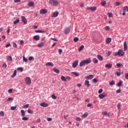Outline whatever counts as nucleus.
Listing matches in <instances>:
<instances>
[{"instance_id":"obj_1","label":"nucleus","mask_w":128,"mask_h":128,"mask_svg":"<svg viewBox=\"0 0 128 128\" xmlns=\"http://www.w3.org/2000/svg\"><path fill=\"white\" fill-rule=\"evenodd\" d=\"M90 62H92V60H90V58H87L80 62V66H84L88 64H90Z\"/></svg>"},{"instance_id":"obj_2","label":"nucleus","mask_w":128,"mask_h":128,"mask_svg":"<svg viewBox=\"0 0 128 128\" xmlns=\"http://www.w3.org/2000/svg\"><path fill=\"white\" fill-rule=\"evenodd\" d=\"M114 56H124V52L120 49L118 52L114 53Z\"/></svg>"},{"instance_id":"obj_3","label":"nucleus","mask_w":128,"mask_h":128,"mask_svg":"<svg viewBox=\"0 0 128 128\" xmlns=\"http://www.w3.org/2000/svg\"><path fill=\"white\" fill-rule=\"evenodd\" d=\"M49 4L54 6H58V2L56 0H50Z\"/></svg>"},{"instance_id":"obj_4","label":"nucleus","mask_w":128,"mask_h":128,"mask_svg":"<svg viewBox=\"0 0 128 128\" xmlns=\"http://www.w3.org/2000/svg\"><path fill=\"white\" fill-rule=\"evenodd\" d=\"M26 84L28 86H30V84H32V80H30V77H26L24 78Z\"/></svg>"},{"instance_id":"obj_5","label":"nucleus","mask_w":128,"mask_h":128,"mask_svg":"<svg viewBox=\"0 0 128 128\" xmlns=\"http://www.w3.org/2000/svg\"><path fill=\"white\" fill-rule=\"evenodd\" d=\"M86 8L88 10H91L92 12L96 10V6L87 7Z\"/></svg>"},{"instance_id":"obj_6","label":"nucleus","mask_w":128,"mask_h":128,"mask_svg":"<svg viewBox=\"0 0 128 128\" xmlns=\"http://www.w3.org/2000/svg\"><path fill=\"white\" fill-rule=\"evenodd\" d=\"M21 20L22 22L24 23V24H28V20H26V18L24 16H21Z\"/></svg>"},{"instance_id":"obj_7","label":"nucleus","mask_w":128,"mask_h":128,"mask_svg":"<svg viewBox=\"0 0 128 128\" xmlns=\"http://www.w3.org/2000/svg\"><path fill=\"white\" fill-rule=\"evenodd\" d=\"M48 12V10L46 8H42L40 10V14H46Z\"/></svg>"},{"instance_id":"obj_8","label":"nucleus","mask_w":128,"mask_h":128,"mask_svg":"<svg viewBox=\"0 0 128 128\" xmlns=\"http://www.w3.org/2000/svg\"><path fill=\"white\" fill-rule=\"evenodd\" d=\"M78 60H76L74 61L72 63V68H76V66H78Z\"/></svg>"},{"instance_id":"obj_9","label":"nucleus","mask_w":128,"mask_h":128,"mask_svg":"<svg viewBox=\"0 0 128 128\" xmlns=\"http://www.w3.org/2000/svg\"><path fill=\"white\" fill-rule=\"evenodd\" d=\"M70 27L66 28L64 30V33L65 34H68L70 33Z\"/></svg>"},{"instance_id":"obj_10","label":"nucleus","mask_w":128,"mask_h":128,"mask_svg":"<svg viewBox=\"0 0 128 128\" xmlns=\"http://www.w3.org/2000/svg\"><path fill=\"white\" fill-rule=\"evenodd\" d=\"M85 78L87 80H92V78H94V75L93 74H90L89 76H87L85 77Z\"/></svg>"},{"instance_id":"obj_11","label":"nucleus","mask_w":128,"mask_h":128,"mask_svg":"<svg viewBox=\"0 0 128 128\" xmlns=\"http://www.w3.org/2000/svg\"><path fill=\"white\" fill-rule=\"evenodd\" d=\"M84 86L88 88V86H90L91 85L90 84V81H88V80H86L84 81Z\"/></svg>"},{"instance_id":"obj_12","label":"nucleus","mask_w":128,"mask_h":128,"mask_svg":"<svg viewBox=\"0 0 128 128\" xmlns=\"http://www.w3.org/2000/svg\"><path fill=\"white\" fill-rule=\"evenodd\" d=\"M108 95L106 94H104V93L100 94L99 95V98L100 100H102V98H106V96Z\"/></svg>"},{"instance_id":"obj_13","label":"nucleus","mask_w":128,"mask_h":128,"mask_svg":"<svg viewBox=\"0 0 128 128\" xmlns=\"http://www.w3.org/2000/svg\"><path fill=\"white\" fill-rule=\"evenodd\" d=\"M27 5L28 6H32V8H34V2H29Z\"/></svg>"},{"instance_id":"obj_14","label":"nucleus","mask_w":128,"mask_h":128,"mask_svg":"<svg viewBox=\"0 0 128 128\" xmlns=\"http://www.w3.org/2000/svg\"><path fill=\"white\" fill-rule=\"evenodd\" d=\"M40 106H43V108H46L48 106V104L44 102H43L40 104Z\"/></svg>"},{"instance_id":"obj_15","label":"nucleus","mask_w":128,"mask_h":128,"mask_svg":"<svg viewBox=\"0 0 128 128\" xmlns=\"http://www.w3.org/2000/svg\"><path fill=\"white\" fill-rule=\"evenodd\" d=\"M124 52H126L128 50V44H126V42H124Z\"/></svg>"},{"instance_id":"obj_16","label":"nucleus","mask_w":128,"mask_h":128,"mask_svg":"<svg viewBox=\"0 0 128 128\" xmlns=\"http://www.w3.org/2000/svg\"><path fill=\"white\" fill-rule=\"evenodd\" d=\"M40 38L39 35L34 36L33 38V40H40Z\"/></svg>"},{"instance_id":"obj_17","label":"nucleus","mask_w":128,"mask_h":128,"mask_svg":"<svg viewBox=\"0 0 128 128\" xmlns=\"http://www.w3.org/2000/svg\"><path fill=\"white\" fill-rule=\"evenodd\" d=\"M58 16V11L55 12L52 16V18H56Z\"/></svg>"},{"instance_id":"obj_18","label":"nucleus","mask_w":128,"mask_h":128,"mask_svg":"<svg viewBox=\"0 0 128 128\" xmlns=\"http://www.w3.org/2000/svg\"><path fill=\"white\" fill-rule=\"evenodd\" d=\"M37 46H38V48H42V46H44V42H41L38 44Z\"/></svg>"},{"instance_id":"obj_19","label":"nucleus","mask_w":128,"mask_h":128,"mask_svg":"<svg viewBox=\"0 0 128 128\" xmlns=\"http://www.w3.org/2000/svg\"><path fill=\"white\" fill-rule=\"evenodd\" d=\"M35 32L40 34H44V32H46V31L44 30H36L35 31Z\"/></svg>"},{"instance_id":"obj_20","label":"nucleus","mask_w":128,"mask_h":128,"mask_svg":"<svg viewBox=\"0 0 128 128\" xmlns=\"http://www.w3.org/2000/svg\"><path fill=\"white\" fill-rule=\"evenodd\" d=\"M97 58H98V60H100V62H102V60H104V58L102 57V56L100 54L97 55Z\"/></svg>"},{"instance_id":"obj_21","label":"nucleus","mask_w":128,"mask_h":128,"mask_svg":"<svg viewBox=\"0 0 128 128\" xmlns=\"http://www.w3.org/2000/svg\"><path fill=\"white\" fill-rule=\"evenodd\" d=\"M47 66H54V64L51 62H48L46 64Z\"/></svg>"},{"instance_id":"obj_22","label":"nucleus","mask_w":128,"mask_h":128,"mask_svg":"<svg viewBox=\"0 0 128 128\" xmlns=\"http://www.w3.org/2000/svg\"><path fill=\"white\" fill-rule=\"evenodd\" d=\"M112 42V38H107L106 40V44H110V42Z\"/></svg>"},{"instance_id":"obj_23","label":"nucleus","mask_w":128,"mask_h":128,"mask_svg":"<svg viewBox=\"0 0 128 128\" xmlns=\"http://www.w3.org/2000/svg\"><path fill=\"white\" fill-rule=\"evenodd\" d=\"M105 66L106 68H112V65L110 64H106Z\"/></svg>"},{"instance_id":"obj_24","label":"nucleus","mask_w":128,"mask_h":128,"mask_svg":"<svg viewBox=\"0 0 128 128\" xmlns=\"http://www.w3.org/2000/svg\"><path fill=\"white\" fill-rule=\"evenodd\" d=\"M20 112H21L22 116H26V112H24V110H21Z\"/></svg>"},{"instance_id":"obj_25","label":"nucleus","mask_w":128,"mask_h":128,"mask_svg":"<svg viewBox=\"0 0 128 128\" xmlns=\"http://www.w3.org/2000/svg\"><path fill=\"white\" fill-rule=\"evenodd\" d=\"M123 12H128V6H125L123 8Z\"/></svg>"},{"instance_id":"obj_26","label":"nucleus","mask_w":128,"mask_h":128,"mask_svg":"<svg viewBox=\"0 0 128 128\" xmlns=\"http://www.w3.org/2000/svg\"><path fill=\"white\" fill-rule=\"evenodd\" d=\"M122 81L120 80L119 82H118L116 84L117 86H122Z\"/></svg>"},{"instance_id":"obj_27","label":"nucleus","mask_w":128,"mask_h":128,"mask_svg":"<svg viewBox=\"0 0 128 128\" xmlns=\"http://www.w3.org/2000/svg\"><path fill=\"white\" fill-rule=\"evenodd\" d=\"M88 116V112H86L82 116V118H86Z\"/></svg>"},{"instance_id":"obj_28","label":"nucleus","mask_w":128,"mask_h":128,"mask_svg":"<svg viewBox=\"0 0 128 128\" xmlns=\"http://www.w3.org/2000/svg\"><path fill=\"white\" fill-rule=\"evenodd\" d=\"M53 70L54 72H56V74H60V70L58 68H53Z\"/></svg>"},{"instance_id":"obj_29","label":"nucleus","mask_w":128,"mask_h":128,"mask_svg":"<svg viewBox=\"0 0 128 128\" xmlns=\"http://www.w3.org/2000/svg\"><path fill=\"white\" fill-rule=\"evenodd\" d=\"M106 4V2L104 0H102L101 2V6H104Z\"/></svg>"},{"instance_id":"obj_30","label":"nucleus","mask_w":128,"mask_h":128,"mask_svg":"<svg viewBox=\"0 0 128 128\" xmlns=\"http://www.w3.org/2000/svg\"><path fill=\"white\" fill-rule=\"evenodd\" d=\"M71 74H74L76 76H80L78 72H72Z\"/></svg>"},{"instance_id":"obj_31","label":"nucleus","mask_w":128,"mask_h":128,"mask_svg":"<svg viewBox=\"0 0 128 128\" xmlns=\"http://www.w3.org/2000/svg\"><path fill=\"white\" fill-rule=\"evenodd\" d=\"M20 22V19L17 18L16 20L13 22L14 24H18Z\"/></svg>"},{"instance_id":"obj_32","label":"nucleus","mask_w":128,"mask_h":128,"mask_svg":"<svg viewBox=\"0 0 128 128\" xmlns=\"http://www.w3.org/2000/svg\"><path fill=\"white\" fill-rule=\"evenodd\" d=\"M116 82L114 80H112L109 82V84L110 86H114V84H115Z\"/></svg>"},{"instance_id":"obj_33","label":"nucleus","mask_w":128,"mask_h":128,"mask_svg":"<svg viewBox=\"0 0 128 128\" xmlns=\"http://www.w3.org/2000/svg\"><path fill=\"white\" fill-rule=\"evenodd\" d=\"M61 80L62 82H66V78L64 76H61Z\"/></svg>"},{"instance_id":"obj_34","label":"nucleus","mask_w":128,"mask_h":128,"mask_svg":"<svg viewBox=\"0 0 128 128\" xmlns=\"http://www.w3.org/2000/svg\"><path fill=\"white\" fill-rule=\"evenodd\" d=\"M84 48V45H82L78 49L79 52H81V50H82Z\"/></svg>"},{"instance_id":"obj_35","label":"nucleus","mask_w":128,"mask_h":128,"mask_svg":"<svg viewBox=\"0 0 128 128\" xmlns=\"http://www.w3.org/2000/svg\"><path fill=\"white\" fill-rule=\"evenodd\" d=\"M16 76V70H14L13 74L11 76L12 78H14Z\"/></svg>"},{"instance_id":"obj_36","label":"nucleus","mask_w":128,"mask_h":128,"mask_svg":"<svg viewBox=\"0 0 128 128\" xmlns=\"http://www.w3.org/2000/svg\"><path fill=\"white\" fill-rule=\"evenodd\" d=\"M17 106H12L10 107L11 110H16V109Z\"/></svg>"},{"instance_id":"obj_37","label":"nucleus","mask_w":128,"mask_h":128,"mask_svg":"<svg viewBox=\"0 0 128 128\" xmlns=\"http://www.w3.org/2000/svg\"><path fill=\"white\" fill-rule=\"evenodd\" d=\"M92 60L94 62V64H98V60L96 58H94L92 59Z\"/></svg>"},{"instance_id":"obj_38","label":"nucleus","mask_w":128,"mask_h":128,"mask_svg":"<svg viewBox=\"0 0 128 128\" xmlns=\"http://www.w3.org/2000/svg\"><path fill=\"white\" fill-rule=\"evenodd\" d=\"M17 70H20L21 72H22L24 71V69L22 67H19V68H17Z\"/></svg>"},{"instance_id":"obj_39","label":"nucleus","mask_w":128,"mask_h":128,"mask_svg":"<svg viewBox=\"0 0 128 128\" xmlns=\"http://www.w3.org/2000/svg\"><path fill=\"white\" fill-rule=\"evenodd\" d=\"M28 106H30V104H26V105L23 106L22 108H28Z\"/></svg>"},{"instance_id":"obj_40","label":"nucleus","mask_w":128,"mask_h":128,"mask_svg":"<svg viewBox=\"0 0 128 128\" xmlns=\"http://www.w3.org/2000/svg\"><path fill=\"white\" fill-rule=\"evenodd\" d=\"M104 116H110V114H108V112H102Z\"/></svg>"},{"instance_id":"obj_41","label":"nucleus","mask_w":128,"mask_h":128,"mask_svg":"<svg viewBox=\"0 0 128 128\" xmlns=\"http://www.w3.org/2000/svg\"><path fill=\"white\" fill-rule=\"evenodd\" d=\"M78 40H79L78 38V37L74 38V42H78Z\"/></svg>"},{"instance_id":"obj_42","label":"nucleus","mask_w":128,"mask_h":128,"mask_svg":"<svg viewBox=\"0 0 128 128\" xmlns=\"http://www.w3.org/2000/svg\"><path fill=\"white\" fill-rule=\"evenodd\" d=\"M7 58L8 60H10V62H12V56H8Z\"/></svg>"},{"instance_id":"obj_43","label":"nucleus","mask_w":128,"mask_h":128,"mask_svg":"<svg viewBox=\"0 0 128 128\" xmlns=\"http://www.w3.org/2000/svg\"><path fill=\"white\" fill-rule=\"evenodd\" d=\"M23 60L24 62H28V58H26V57L24 56H23Z\"/></svg>"},{"instance_id":"obj_44","label":"nucleus","mask_w":128,"mask_h":128,"mask_svg":"<svg viewBox=\"0 0 128 128\" xmlns=\"http://www.w3.org/2000/svg\"><path fill=\"white\" fill-rule=\"evenodd\" d=\"M0 116H4V112L2 111L0 112Z\"/></svg>"},{"instance_id":"obj_45","label":"nucleus","mask_w":128,"mask_h":128,"mask_svg":"<svg viewBox=\"0 0 128 128\" xmlns=\"http://www.w3.org/2000/svg\"><path fill=\"white\" fill-rule=\"evenodd\" d=\"M28 60H34V56H30L28 58Z\"/></svg>"},{"instance_id":"obj_46","label":"nucleus","mask_w":128,"mask_h":128,"mask_svg":"<svg viewBox=\"0 0 128 128\" xmlns=\"http://www.w3.org/2000/svg\"><path fill=\"white\" fill-rule=\"evenodd\" d=\"M14 98L12 97L9 98L7 100V102H12V100H13Z\"/></svg>"},{"instance_id":"obj_47","label":"nucleus","mask_w":128,"mask_h":128,"mask_svg":"<svg viewBox=\"0 0 128 128\" xmlns=\"http://www.w3.org/2000/svg\"><path fill=\"white\" fill-rule=\"evenodd\" d=\"M51 97L53 100H56V96L54 94L52 95Z\"/></svg>"},{"instance_id":"obj_48","label":"nucleus","mask_w":128,"mask_h":128,"mask_svg":"<svg viewBox=\"0 0 128 128\" xmlns=\"http://www.w3.org/2000/svg\"><path fill=\"white\" fill-rule=\"evenodd\" d=\"M22 120H28V117L24 116L22 118Z\"/></svg>"},{"instance_id":"obj_49","label":"nucleus","mask_w":128,"mask_h":128,"mask_svg":"<svg viewBox=\"0 0 128 128\" xmlns=\"http://www.w3.org/2000/svg\"><path fill=\"white\" fill-rule=\"evenodd\" d=\"M116 66H118V68H120V66H122V63H117Z\"/></svg>"},{"instance_id":"obj_50","label":"nucleus","mask_w":128,"mask_h":128,"mask_svg":"<svg viewBox=\"0 0 128 128\" xmlns=\"http://www.w3.org/2000/svg\"><path fill=\"white\" fill-rule=\"evenodd\" d=\"M120 106H122V105L120 104V102L118 104L117 108L118 110H120Z\"/></svg>"},{"instance_id":"obj_51","label":"nucleus","mask_w":128,"mask_h":128,"mask_svg":"<svg viewBox=\"0 0 128 128\" xmlns=\"http://www.w3.org/2000/svg\"><path fill=\"white\" fill-rule=\"evenodd\" d=\"M76 120H77V122H80L82 120V118H80V117H78L76 118Z\"/></svg>"},{"instance_id":"obj_52","label":"nucleus","mask_w":128,"mask_h":128,"mask_svg":"<svg viewBox=\"0 0 128 128\" xmlns=\"http://www.w3.org/2000/svg\"><path fill=\"white\" fill-rule=\"evenodd\" d=\"M28 114H34V111H32L30 110H28Z\"/></svg>"},{"instance_id":"obj_53","label":"nucleus","mask_w":128,"mask_h":128,"mask_svg":"<svg viewBox=\"0 0 128 128\" xmlns=\"http://www.w3.org/2000/svg\"><path fill=\"white\" fill-rule=\"evenodd\" d=\"M108 16L109 18H112V13L108 12Z\"/></svg>"},{"instance_id":"obj_54","label":"nucleus","mask_w":128,"mask_h":128,"mask_svg":"<svg viewBox=\"0 0 128 128\" xmlns=\"http://www.w3.org/2000/svg\"><path fill=\"white\" fill-rule=\"evenodd\" d=\"M58 54H62V50L61 48L58 49Z\"/></svg>"},{"instance_id":"obj_55","label":"nucleus","mask_w":128,"mask_h":128,"mask_svg":"<svg viewBox=\"0 0 128 128\" xmlns=\"http://www.w3.org/2000/svg\"><path fill=\"white\" fill-rule=\"evenodd\" d=\"M92 82H94V84H96V82H98V80L95 78L92 80Z\"/></svg>"},{"instance_id":"obj_56","label":"nucleus","mask_w":128,"mask_h":128,"mask_svg":"<svg viewBox=\"0 0 128 128\" xmlns=\"http://www.w3.org/2000/svg\"><path fill=\"white\" fill-rule=\"evenodd\" d=\"M10 27L8 28V30H7V34H10Z\"/></svg>"},{"instance_id":"obj_57","label":"nucleus","mask_w":128,"mask_h":128,"mask_svg":"<svg viewBox=\"0 0 128 128\" xmlns=\"http://www.w3.org/2000/svg\"><path fill=\"white\" fill-rule=\"evenodd\" d=\"M47 120L48 122H52V118H47Z\"/></svg>"},{"instance_id":"obj_58","label":"nucleus","mask_w":128,"mask_h":128,"mask_svg":"<svg viewBox=\"0 0 128 128\" xmlns=\"http://www.w3.org/2000/svg\"><path fill=\"white\" fill-rule=\"evenodd\" d=\"M13 46L14 48H18V45H16V42H13Z\"/></svg>"},{"instance_id":"obj_59","label":"nucleus","mask_w":128,"mask_h":128,"mask_svg":"<svg viewBox=\"0 0 128 128\" xmlns=\"http://www.w3.org/2000/svg\"><path fill=\"white\" fill-rule=\"evenodd\" d=\"M116 76H120L121 73L120 72H116Z\"/></svg>"},{"instance_id":"obj_60","label":"nucleus","mask_w":128,"mask_h":128,"mask_svg":"<svg viewBox=\"0 0 128 128\" xmlns=\"http://www.w3.org/2000/svg\"><path fill=\"white\" fill-rule=\"evenodd\" d=\"M102 89L100 88L99 90L98 91V94H102Z\"/></svg>"},{"instance_id":"obj_61","label":"nucleus","mask_w":128,"mask_h":128,"mask_svg":"<svg viewBox=\"0 0 128 128\" xmlns=\"http://www.w3.org/2000/svg\"><path fill=\"white\" fill-rule=\"evenodd\" d=\"M105 30H110V26H106L105 27Z\"/></svg>"},{"instance_id":"obj_62","label":"nucleus","mask_w":128,"mask_h":128,"mask_svg":"<svg viewBox=\"0 0 128 128\" xmlns=\"http://www.w3.org/2000/svg\"><path fill=\"white\" fill-rule=\"evenodd\" d=\"M115 4H116V6H120V3L119 2H115Z\"/></svg>"},{"instance_id":"obj_63","label":"nucleus","mask_w":128,"mask_h":128,"mask_svg":"<svg viewBox=\"0 0 128 128\" xmlns=\"http://www.w3.org/2000/svg\"><path fill=\"white\" fill-rule=\"evenodd\" d=\"M12 46V45L10 44L9 43L8 44H6V48H8V46Z\"/></svg>"},{"instance_id":"obj_64","label":"nucleus","mask_w":128,"mask_h":128,"mask_svg":"<svg viewBox=\"0 0 128 128\" xmlns=\"http://www.w3.org/2000/svg\"><path fill=\"white\" fill-rule=\"evenodd\" d=\"M125 78H126V80H128V73H127V74H125Z\"/></svg>"}]
</instances>
